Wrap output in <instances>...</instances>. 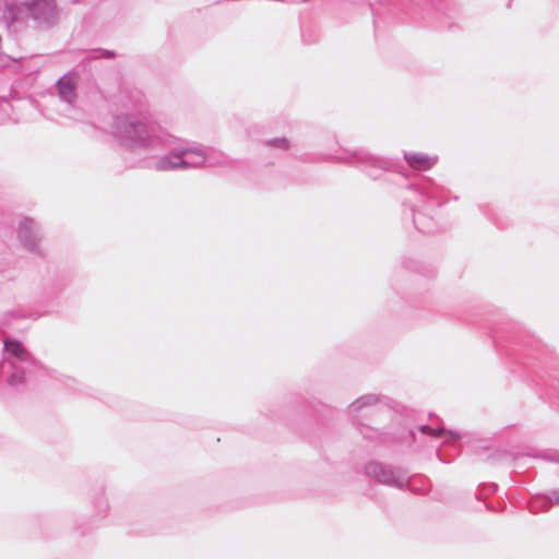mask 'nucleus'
<instances>
[{
    "instance_id": "obj_1",
    "label": "nucleus",
    "mask_w": 559,
    "mask_h": 559,
    "mask_svg": "<svg viewBox=\"0 0 559 559\" xmlns=\"http://www.w3.org/2000/svg\"><path fill=\"white\" fill-rule=\"evenodd\" d=\"M76 80L71 75H64L58 82L60 96L68 103H71L75 97Z\"/></svg>"
},
{
    "instance_id": "obj_2",
    "label": "nucleus",
    "mask_w": 559,
    "mask_h": 559,
    "mask_svg": "<svg viewBox=\"0 0 559 559\" xmlns=\"http://www.w3.org/2000/svg\"><path fill=\"white\" fill-rule=\"evenodd\" d=\"M405 158L409 166L420 170L429 169L436 163L435 158L424 154H407Z\"/></svg>"
},
{
    "instance_id": "obj_3",
    "label": "nucleus",
    "mask_w": 559,
    "mask_h": 559,
    "mask_svg": "<svg viewBox=\"0 0 559 559\" xmlns=\"http://www.w3.org/2000/svg\"><path fill=\"white\" fill-rule=\"evenodd\" d=\"M5 349L13 356L24 359L26 352L22 347V345L19 342L15 341H7L5 342Z\"/></svg>"
},
{
    "instance_id": "obj_4",
    "label": "nucleus",
    "mask_w": 559,
    "mask_h": 559,
    "mask_svg": "<svg viewBox=\"0 0 559 559\" xmlns=\"http://www.w3.org/2000/svg\"><path fill=\"white\" fill-rule=\"evenodd\" d=\"M269 146L278 150H288L289 141L286 138H276L266 143Z\"/></svg>"
},
{
    "instance_id": "obj_5",
    "label": "nucleus",
    "mask_w": 559,
    "mask_h": 559,
    "mask_svg": "<svg viewBox=\"0 0 559 559\" xmlns=\"http://www.w3.org/2000/svg\"><path fill=\"white\" fill-rule=\"evenodd\" d=\"M25 381V374L23 372H20V373H14L10 379H9V383L10 384H21Z\"/></svg>"
},
{
    "instance_id": "obj_6",
    "label": "nucleus",
    "mask_w": 559,
    "mask_h": 559,
    "mask_svg": "<svg viewBox=\"0 0 559 559\" xmlns=\"http://www.w3.org/2000/svg\"><path fill=\"white\" fill-rule=\"evenodd\" d=\"M33 223L31 221H25L21 224V233L23 230L28 231L32 229Z\"/></svg>"
},
{
    "instance_id": "obj_7",
    "label": "nucleus",
    "mask_w": 559,
    "mask_h": 559,
    "mask_svg": "<svg viewBox=\"0 0 559 559\" xmlns=\"http://www.w3.org/2000/svg\"><path fill=\"white\" fill-rule=\"evenodd\" d=\"M445 433L444 430H439L438 432L433 433V436L441 437Z\"/></svg>"
}]
</instances>
